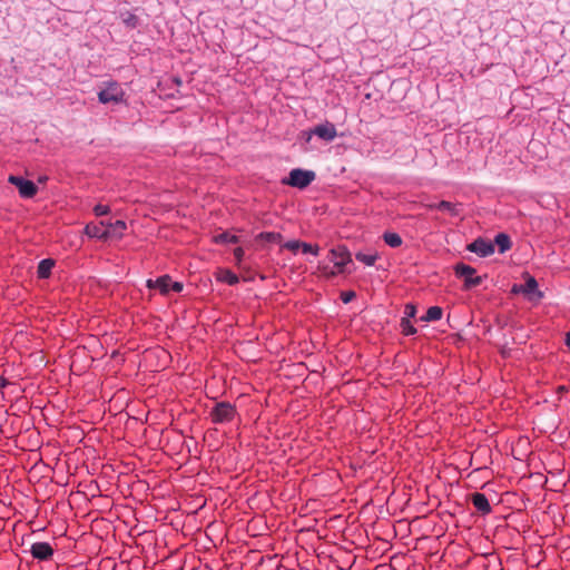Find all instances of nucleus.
<instances>
[{"instance_id":"1","label":"nucleus","mask_w":570,"mask_h":570,"mask_svg":"<svg viewBox=\"0 0 570 570\" xmlns=\"http://www.w3.org/2000/svg\"><path fill=\"white\" fill-rule=\"evenodd\" d=\"M328 258L331 262H333L334 267H320L322 274L327 278H333L337 274H342L344 272V267L352 262L351 254L344 246L332 248L328 253Z\"/></svg>"},{"instance_id":"2","label":"nucleus","mask_w":570,"mask_h":570,"mask_svg":"<svg viewBox=\"0 0 570 570\" xmlns=\"http://www.w3.org/2000/svg\"><path fill=\"white\" fill-rule=\"evenodd\" d=\"M98 100L104 105L121 104L125 100V91L117 82H107L105 87L98 92Z\"/></svg>"},{"instance_id":"3","label":"nucleus","mask_w":570,"mask_h":570,"mask_svg":"<svg viewBox=\"0 0 570 570\" xmlns=\"http://www.w3.org/2000/svg\"><path fill=\"white\" fill-rule=\"evenodd\" d=\"M236 414V407L229 402L216 403L209 413L212 421L217 424L232 422Z\"/></svg>"},{"instance_id":"4","label":"nucleus","mask_w":570,"mask_h":570,"mask_svg":"<svg viewBox=\"0 0 570 570\" xmlns=\"http://www.w3.org/2000/svg\"><path fill=\"white\" fill-rule=\"evenodd\" d=\"M314 179V171L296 168L291 170L288 178L284 179L283 183L302 189L307 187Z\"/></svg>"},{"instance_id":"5","label":"nucleus","mask_w":570,"mask_h":570,"mask_svg":"<svg viewBox=\"0 0 570 570\" xmlns=\"http://www.w3.org/2000/svg\"><path fill=\"white\" fill-rule=\"evenodd\" d=\"M455 275L464 279V288L469 289L481 284L482 277L475 276V269L470 265L460 263L454 267Z\"/></svg>"},{"instance_id":"6","label":"nucleus","mask_w":570,"mask_h":570,"mask_svg":"<svg viewBox=\"0 0 570 570\" xmlns=\"http://www.w3.org/2000/svg\"><path fill=\"white\" fill-rule=\"evenodd\" d=\"M8 181L18 188L20 196L23 198H32L38 191L33 181L27 180L22 177L11 175L9 176Z\"/></svg>"},{"instance_id":"7","label":"nucleus","mask_w":570,"mask_h":570,"mask_svg":"<svg viewBox=\"0 0 570 570\" xmlns=\"http://www.w3.org/2000/svg\"><path fill=\"white\" fill-rule=\"evenodd\" d=\"M513 293H523L529 296L531 301H540L543 294L538 289V283L534 277L528 276L523 285H514L512 288Z\"/></svg>"},{"instance_id":"8","label":"nucleus","mask_w":570,"mask_h":570,"mask_svg":"<svg viewBox=\"0 0 570 570\" xmlns=\"http://www.w3.org/2000/svg\"><path fill=\"white\" fill-rule=\"evenodd\" d=\"M466 248L481 257H487L494 253V244L481 237L469 244Z\"/></svg>"},{"instance_id":"9","label":"nucleus","mask_w":570,"mask_h":570,"mask_svg":"<svg viewBox=\"0 0 570 570\" xmlns=\"http://www.w3.org/2000/svg\"><path fill=\"white\" fill-rule=\"evenodd\" d=\"M30 553L33 559L47 561L52 558L53 548L48 542H35L30 547Z\"/></svg>"},{"instance_id":"10","label":"nucleus","mask_w":570,"mask_h":570,"mask_svg":"<svg viewBox=\"0 0 570 570\" xmlns=\"http://www.w3.org/2000/svg\"><path fill=\"white\" fill-rule=\"evenodd\" d=\"M313 134L325 141H332L336 138L337 131L333 124L326 122L316 126L313 129Z\"/></svg>"},{"instance_id":"11","label":"nucleus","mask_w":570,"mask_h":570,"mask_svg":"<svg viewBox=\"0 0 570 570\" xmlns=\"http://www.w3.org/2000/svg\"><path fill=\"white\" fill-rule=\"evenodd\" d=\"M171 277L169 275H163L157 279H148L147 287L150 289H158L160 294L167 295L170 291Z\"/></svg>"},{"instance_id":"12","label":"nucleus","mask_w":570,"mask_h":570,"mask_svg":"<svg viewBox=\"0 0 570 570\" xmlns=\"http://www.w3.org/2000/svg\"><path fill=\"white\" fill-rule=\"evenodd\" d=\"M85 233L92 238L108 239V233L107 228H105L104 220H101L99 224H87L85 227Z\"/></svg>"},{"instance_id":"13","label":"nucleus","mask_w":570,"mask_h":570,"mask_svg":"<svg viewBox=\"0 0 570 570\" xmlns=\"http://www.w3.org/2000/svg\"><path fill=\"white\" fill-rule=\"evenodd\" d=\"M471 502L474 508L482 514H489L491 512V505L485 494L474 492L471 494Z\"/></svg>"},{"instance_id":"14","label":"nucleus","mask_w":570,"mask_h":570,"mask_svg":"<svg viewBox=\"0 0 570 570\" xmlns=\"http://www.w3.org/2000/svg\"><path fill=\"white\" fill-rule=\"evenodd\" d=\"M126 228L127 226L124 220H116L112 224H108V238H120L124 235Z\"/></svg>"},{"instance_id":"15","label":"nucleus","mask_w":570,"mask_h":570,"mask_svg":"<svg viewBox=\"0 0 570 570\" xmlns=\"http://www.w3.org/2000/svg\"><path fill=\"white\" fill-rule=\"evenodd\" d=\"M55 266V261L51 258H46L40 261L38 264L37 274L39 278H48L51 274V269Z\"/></svg>"},{"instance_id":"16","label":"nucleus","mask_w":570,"mask_h":570,"mask_svg":"<svg viewBox=\"0 0 570 570\" xmlns=\"http://www.w3.org/2000/svg\"><path fill=\"white\" fill-rule=\"evenodd\" d=\"M493 244L499 247V252L500 253H505L507 250H509L511 248L510 237L507 234H504V233L498 234L494 237V243Z\"/></svg>"},{"instance_id":"17","label":"nucleus","mask_w":570,"mask_h":570,"mask_svg":"<svg viewBox=\"0 0 570 570\" xmlns=\"http://www.w3.org/2000/svg\"><path fill=\"white\" fill-rule=\"evenodd\" d=\"M218 281L228 285H235L239 282L238 276L229 269H220L217 275Z\"/></svg>"},{"instance_id":"18","label":"nucleus","mask_w":570,"mask_h":570,"mask_svg":"<svg viewBox=\"0 0 570 570\" xmlns=\"http://www.w3.org/2000/svg\"><path fill=\"white\" fill-rule=\"evenodd\" d=\"M443 311L439 306H431L424 316L421 317L423 322H434L441 320Z\"/></svg>"},{"instance_id":"19","label":"nucleus","mask_w":570,"mask_h":570,"mask_svg":"<svg viewBox=\"0 0 570 570\" xmlns=\"http://www.w3.org/2000/svg\"><path fill=\"white\" fill-rule=\"evenodd\" d=\"M256 239L257 240H264V242H267V243L279 244V243H282L283 237H282V235L279 233L264 232V233L258 234Z\"/></svg>"},{"instance_id":"20","label":"nucleus","mask_w":570,"mask_h":570,"mask_svg":"<svg viewBox=\"0 0 570 570\" xmlns=\"http://www.w3.org/2000/svg\"><path fill=\"white\" fill-rule=\"evenodd\" d=\"M436 209L442 210V212H446L451 216H458L459 215L458 205L456 204H452V203L446 202V200H442L439 204H436Z\"/></svg>"},{"instance_id":"21","label":"nucleus","mask_w":570,"mask_h":570,"mask_svg":"<svg viewBox=\"0 0 570 570\" xmlns=\"http://www.w3.org/2000/svg\"><path fill=\"white\" fill-rule=\"evenodd\" d=\"M383 239L389 246L393 248L400 247L402 245V238L396 233H385L383 235Z\"/></svg>"},{"instance_id":"22","label":"nucleus","mask_w":570,"mask_h":570,"mask_svg":"<svg viewBox=\"0 0 570 570\" xmlns=\"http://www.w3.org/2000/svg\"><path fill=\"white\" fill-rule=\"evenodd\" d=\"M355 258L358 262H362L366 266H372L375 264L376 259L379 258V255L376 253L374 254H364V253H356Z\"/></svg>"},{"instance_id":"23","label":"nucleus","mask_w":570,"mask_h":570,"mask_svg":"<svg viewBox=\"0 0 570 570\" xmlns=\"http://www.w3.org/2000/svg\"><path fill=\"white\" fill-rule=\"evenodd\" d=\"M214 242L218 244H235L238 243V237L235 235H230L229 233H220L214 237Z\"/></svg>"},{"instance_id":"24","label":"nucleus","mask_w":570,"mask_h":570,"mask_svg":"<svg viewBox=\"0 0 570 570\" xmlns=\"http://www.w3.org/2000/svg\"><path fill=\"white\" fill-rule=\"evenodd\" d=\"M121 21L129 28H136L138 24V18L136 14L126 11L120 14Z\"/></svg>"},{"instance_id":"25","label":"nucleus","mask_w":570,"mask_h":570,"mask_svg":"<svg viewBox=\"0 0 570 570\" xmlns=\"http://www.w3.org/2000/svg\"><path fill=\"white\" fill-rule=\"evenodd\" d=\"M401 328H402V333L404 335H413L416 333V328L412 325L411 321L407 320V317H403L401 320Z\"/></svg>"},{"instance_id":"26","label":"nucleus","mask_w":570,"mask_h":570,"mask_svg":"<svg viewBox=\"0 0 570 570\" xmlns=\"http://www.w3.org/2000/svg\"><path fill=\"white\" fill-rule=\"evenodd\" d=\"M301 248L304 253H311L313 255H318V252H320V247L317 245L313 246L311 244H307V243H303L301 244Z\"/></svg>"},{"instance_id":"27","label":"nucleus","mask_w":570,"mask_h":570,"mask_svg":"<svg viewBox=\"0 0 570 570\" xmlns=\"http://www.w3.org/2000/svg\"><path fill=\"white\" fill-rule=\"evenodd\" d=\"M302 242L299 240H289L283 244V247L292 250L293 253H296L301 248Z\"/></svg>"},{"instance_id":"28","label":"nucleus","mask_w":570,"mask_h":570,"mask_svg":"<svg viewBox=\"0 0 570 570\" xmlns=\"http://www.w3.org/2000/svg\"><path fill=\"white\" fill-rule=\"evenodd\" d=\"M109 212H110V208L107 205L98 204L94 207V213L96 216L107 215Z\"/></svg>"},{"instance_id":"29","label":"nucleus","mask_w":570,"mask_h":570,"mask_svg":"<svg viewBox=\"0 0 570 570\" xmlns=\"http://www.w3.org/2000/svg\"><path fill=\"white\" fill-rule=\"evenodd\" d=\"M416 314V307L415 305L409 303L404 307V317H407V320H411Z\"/></svg>"},{"instance_id":"30","label":"nucleus","mask_w":570,"mask_h":570,"mask_svg":"<svg viewBox=\"0 0 570 570\" xmlns=\"http://www.w3.org/2000/svg\"><path fill=\"white\" fill-rule=\"evenodd\" d=\"M341 298H342L343 303L347 304V303H350L352 299H354V298H355V293H354V292H352V291H350V292H343V293L341 294Z\"/></svg>"},{"instance_id":"31","label":"nucleus","mask_w":570,"mask_h":570,"mask_svg":"<svg viewBox=\"0 0 570 570\" xmlns=\"http://www.w3.org/2000/svg\"><path fill=\"white\" fill-rule=\"evenodd\" d=\"M234 257H235L236 262L239 264L244 257V249L242 247L235 248Z\"/></svg>"},{"instance_id":"32","label":"nucleus","mask_w":570,"mask_h":570,"mask_svg":"<svg viewBox=\"0 0 570 570\" xmlns=\"http://www.w3.org/2000/svg\"><path fill=\"white\" fill-rule=\"evenodd\" d=\"M184 288V284L180 282H173L170 283V291H174L176 293L181 292Z\"/></svg>"},{"instance_id":"33","label":"nucleus","mask_w":570,"mask_h":570,"mask_svg":"<svg viewBox=\"0 0 570 570\" xmlns=\"http://www.w3.org/2000/svg\"><path fill=\"white\" fill-rule=\"evenodd\" d=\"M304 135H306V141L308 142L312 139V136L314 134H313V130H312V131H308V132H304Z\"/></svg>"},{"instance_id":"34","label":"nucleus","mask_w":570,"mask_h":570,"mask_svg":"<svg viewBox=\"0 0 570 570\" xmlns=\"http://www.w3.org/2000/svg\"><path fill=\"white\" fill-rule=\"evenodd\" d=\"M8 384L6 379H0V387H4Z\"/></svg>"},{"instance_id":"35","label":"nucleus","mask_w":570,"mask_h":570,"mask_svg":"<svg viewBox=\"0 0 570 570\" xmlns=\"http://www.w3.org/2000/svg\"><path fill=\"white\" fill-rule=\"evenodd\" d=\"M425 207L429 209H436V204H428Z\"/></svg>"},{"instance_id":"36","label":"nucleus","mask_w":570,"mask_h":570,"mask_svg":"<svg viewBox=\"0 0 570 570\" xmlns=\"http://www.w3.org/2000/svg\"><path fill=\"white\" fill-rule=\"evenodd\" d=\"M566 344L568 346H570V332L567 333V336H566Z\"/></svg>"},{"instance_id":"37","label":"nucleus","mask_w":570,"mask_h":570,"mask_svg":"<svg viewBox=\"0 0 570 570\" xmlns=\"http://www.w3.org/2000/svg\"><path fill=\"white\" fill-rule=\"evenodd\" d=\"M558 391H559V392H566V391H567V387H566V386H563V385H561V386H559V387H558Z\"/></svg>"},{"instance_id":"38","label":"nucleus","mask_w":570,"mask_h":570,"mask_svg":"<svg viewBox=\"0 0 570 570\" xmlns=\"http://www.w3.org/2000/svg\"><path fill=\"white\" fill-rule=\"evenodd\" d=\"M108 224H109V223H106V222H105V228H108Z\"/></svg>"}]
</instances>
